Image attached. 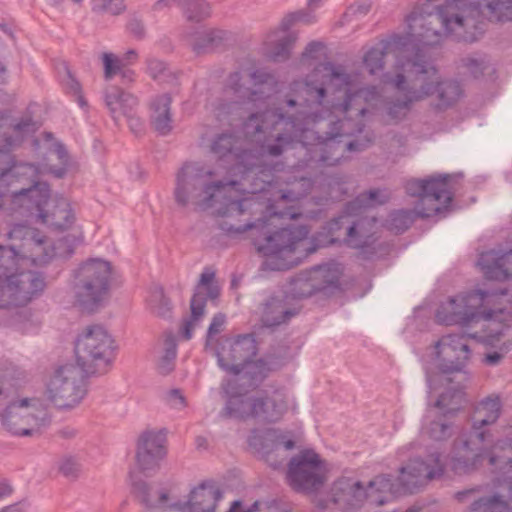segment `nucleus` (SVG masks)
Returning <instances> with one entry per match:
<instances>
[{
  "label": "nucleus",
  "mask_w": 512,
  "mask_h": 512,
  "mask_svg": "<svg viewBox=\"0 0 512 512\" xmlns=\"http://www.w3.org/2000/svg\"><path fill=\"white\" fill-rule=\"evenodd\" d=\"M357 75L331 62L318 65L305 79L294 81L290 93L274 109L252 113L243 123L247 141L258 154L280 156L298 144L306 165L333 166L346 151H362L371 139L347 138L364 128L363 117L380 98L376 86L358 87Z\"/></svg>",
  "instance_id": "nucleus-1"
},
{
  "label": "nucleus",
  "mask_w": 512,
  "mask_h": 512,
  "mask_svg": "<svg viewBox=\"0 0 512 512\" xmlns=\"http://www.w3.org/2000/svg\"><path fill=\"white\" fill-rule=\"evenodd\" d=\"M253 181L250 195L236 199L230 194L235 181L221 179L216 170L201 163H186L177 173L174 198L182 208L192 205L196 210H211L219 217L220 229L230 235L251 231L253 244L266 257L270 269H290L314 253L317 246L305 225L273 229L280 219L297 217L291 208L280 210V204L306 197L312 180L296 175L275 179L271 170L261 166Z\"/></svg>",
  "instance_id": "nucleus-2"
},
{
  "label": "nucleus",
  "mask_w": 512,
  "mask_h": 512,
  "mask_svg": "<svg viewBox=\"0 0 512 512\" xmlns=\"http://www.w3.org/2000/svg\"><path fill=\"white\" fill-rule=\"evenodd\" d=\"M507 296L506 290H475L449 297L436 310L435 319L439 324L466 326L480 320L509 322L512 318V300L509 306L496 307L500 299Z\"/></svg>",
  "instance_id": "nucleus-3"
},
{
  "label": "nucleus",
  "mask_w": 512,
  "mask_h": 512,
  "mask_svg": "<svg viewBox=\"0 0 512 512\" xmlns=\"http://www.w3.org/2000/svg\"><path fill=\"white\" fill-rule=\"evenodd\" d=\"M452 176L433 175L425 179H411L405 184V191L418 201L413 210L393 211L387 220V227L395 233L406 231L415 218H427L446 211L453 200Z\"/></svg>",
  "instance_id": "nucleus-4"
},
{
  "label": "nucleus",
  "mask_w": 512,
  "mask_h": 512,
  "mask_svg": "<svg viewBox=\"0 0 512 512\" xmlns=\"http://www.w3.org/2000/svg\"><path fill=\"white\" fill-rule=\"evenodd\" d=\"M445 471V463L441 453L435 451L429 454L426 460H411L406 466L400 468V475L392 481L390 475L381 474L369 481L365 488L367 500L375 505L382 506L395 497L413 494L428 481L440 478Z\"/></svg>",
  "instance_id": "nucleus-5"
},
{
  "label": "nucleus",
  "mask_w": 512,
  "mask_h": 512,
  "mask_svg": "<svg viewBox=\"0 0 512 512\" xmlns=\"http://www.w3.org/2000/svg\"><path fill=\"white\" fill-rule=\"evenodd\" d=\"M38 169L37 176L33 179L23 177L16 179L23 184L13 191V204L24 208L35 215L43 224L55 230H67L75 222V215L69 201L63 196L50 198V189L47 183L38 180L43 171Z\"/></svg>",
  "instance_id": "nucleus-6"
},
{
  "label": "nucleus",
  "mask_w": 512,
  "mask_h": 512,
  "mask_svg": "<svg viewBox=\"0 0 512 512\" xmlns=\"http://www.w3.org/2000/svg\"><path fill=\"white\" fill-rule=\"evenodd\" d=\"M439 75L433 61L418 49L410 54L397 55L395 73L387 78V82L399 93H406L416 102H421L435 94Z\"/></svg>",
  "instance_id": "nucleus-7"
},
{
  "label": "nucleus",
  "mask_w": 512,
  "mask_h": 512,
  "mask_svg": "<svg viewBox=\"0 0 512 512\" xmlns=\"http://www.w3.org/2000/svg\"><path fill=\"white\" fill-rule=\"evenodd\" d=\"M112 266L101 258L81 262L73 271L71 289L74 303L83 312L101 309L109 297Z\"/></svg>",
  "instance_id": "nucleus-8"
},
{
  "label": "nucleus",
  "mask_w": 512,
  "mask_h": 512,
  "mask_svg": "<svg viewBox=\"0 0 512 512\" xmlns=\"http://www.w3.org/2000/svg\"><path fill=\"white\" fill-rule=\"evenodd\" d=\"M37 123L30 116L12 121L8 117L0 118V153L8 152L18 146L25 138L37 130ZM38 169L30 163H14L0 172V209L3 206V197L10 196L13 202V191L17 188L16 179L23 177L35 178Z\"/></svg>",
  "instance_id": "nucleus-9"
},
{
  "label": "nucleus",
  "mask_w": 512,
  "mask_h": 512,
  "mask_svg": "<svg viewBox=\"0 0 512 512\" xmlns=\"http://www.w3.org/2000/svg\"><path fill=\"white\" fill-rule=\"evenodd\" d=\"M116 352L115 339L100 324L86 326L75 342L76 365L86 375L107 373L113 365Z\"/></svg>",
  "instance_id": "nucleus-10"
},
{
  "label": "nucleus",
  "mask_w": 512,
  "mask_h": 512,
  "mask_svg": "<svg viewBox=\"0 0 512 512\" xmlns=\"http://www.w3.org/2000/svg\"><path fill=\"white\" fill-rule=\"evenodd\" d=\"M15 259L0 254V308L11 310L26 306L45 287L44 278L34 271L12 273Z\"/></svg>",
  "instance_id": "nucleus-11"
},
{
  "label": "nucleus",
  "mask_w": 512,
  "mask_h": 512,
  "mask_svg": "<svg viewBox=\"0 0 512 512\" xmlns=\"http://www.w3.org/2000/svg\"><path fill=\"white\" fill-rule=\"evenodd\" d=\"M470 335L448 334L442 336L434 344L435 366L438 370L433 373L427 370L426 379L430 389H436V383L450 384L454 373H460L461 379H466L465 367L471 359L469 346Z\"/></svg>",
  "instance_id": "nucleus-12"
},
{
  "label": "nucleus",
  "mask_w": 512,
  "mask_h": 512,
  "mask_svg": "<svg viewBox=\"0 0 512 512\" xmlns=\"http://www.w3.org/2000/svg\"><path fill=\"white\" fill-rule=\"evenodd\" d=\"M442 28L447 38L458 42L473 43L485 32V22L476 2L471 0H446L438 7Z\"/></svg>",
  "instance_id": "nucleus-13"
},
{
  "label": "nucleus",
  "mask_w": 512,
  "mask_h": 512,
  "mask_svg": "<svg viewBox=\"0 0 512 512\" xmlns=\"http://www.w3.org/2000/svg\"><path fill=\"white\" fill-rule=\"evenodd\" d=\"M86 376L78 365L65 364L55 368L45 384L46 399L59 409L76 407L87 393Z\"/></svg>",
  "instance_id": "nucleus-14"
},
{
  "label": "nucleus",
  "mask_w": 512,
  "mask_h": 512,
  "mask_svg": "<svg viewBox=\"0 0 512 512\" xmlns=\"http://www.w3.org/2000/svg\"><path fill=\"white\" fill-rule=\"evenodd\" d=\"M2 426L21 437L39 436L47 425L46 413L36 399L23 398L11 402L1 413Z\"/></svg>",
  "instance_id": "nucleus-15"
},
{
  "label": "nucleus",
  "mask_w": 512,
  "mask_h": 512,
  "mask_svg": "<svg viewBox=\"0 0 512 512\" xmlns=\"http://www.w3.org/2000/svg\"><path fill=\"white\" fill-rule=\"evenodd\" d=\"M464 401V392L461 386L451 387L442 393L435 402L434 407L444 410V412H427L421 427L422 435L436 442L450 439L456 430L448 415L458 411Z\"/></svg>",
  "instance_id": "nucleus-16"
},
{
  "label": "nucleus",
  "mask_w": 512,
  "mask_h": 512,
  "mask_svg": "<svg viewBox=\"0 0 512 512\" xmlns=\"http://www.w3.org/2000/svg\"><path fill=\"white\" fill-rule=\"evenodd\" d=\"M9 235L19 243H13L10 248L0 247V254L28 259L34 265H45L55 257L52 242L37 229L19 225Z\"/></svg>",
  "instance_id": "nucleus-17"
},
{
  "label": "nucleus",
  "mask_w": 512,
  "mask_h": 512,
  "mask_svg": "<svg viewBox=\"0 0 512 512\" xmlns=\"http://www.w3.org/2000/svg\"><path fill=\"white\" fill-rule=\"evenodd\" d=\"M287 480L298 492L312 493L319 490L326 481V466L313 450L300 451L288 464Z\"/></svg>",
  "instance_id": "nucleus-18"
},
{
  "label": "nucleus",
  "mask_w": 512,
  "mask_h": 512,
  "mask_svg": "<svg viewBox=\"0 0 512 512\" xmlns=\"http://www.w3.org/2000/svg\"><path fill=\"white\" fill-rule=\"evenodd\" d=\"M488 439L481 432H466L459 435L453 442L450 465L459 475L469 474L483 466L486 461L484 444Z\"/></svg>",
  "instance_id": "nucleus-19"
},
{
  "label": "nucleus",
  "mask_w": 512,
  "mask_h": 512,
  "mask_svg": "<svg viewBox=\"0 0 512 512\" xmlns=\"http://www.w3.org/2000/svg\"><path fill=\"white\" fill-rule=\"evenodd\" d=\"M256 353L257 345L253 334H244L236 338L222 339L216 356L223 370L238 375L250 366Z\"/></svg>",
  "instance_id": "nucleus-20"
},
{
  "label": "nucleus",
  "mask_w": 512,
  "mask_h": 512,
  "mask_svg": "<svg viewBox=\"0 0 512 512\" xmlns=\"http://www.w3.org/2000/svg\"><path fill=\"white\" fill-rule=\"evenodd\" d=\"M219 295L220 287L215 280V272L211 268H205L190 301L191 316L180 326L179 332L185 340L191 339L194 328L203 318L207 298L214 301Z\"/></svg>",
  "instance_id": "nucleus-21"
},
{
  "label": "nucleus",
  "mask_w": 512,
  "mask_h": 512,
  "mask_svg": "<svg viewBox=\"0 0 512 512\" xmlns=\"http://www.w3.org/2000/svg\"><path fill=\"white\" fill-rule=\"evenodd\" d=\"M104 101L116 124H120L124 117L134 134L144 130L143 120L137 115L138 100L134 95L119 86L109 85L104 91Z\"/></svg>",
  "instance_id": "nucleus-22"
},
{
  "label": "nucleus",
  "mask_w": 512,
  "mask_h": 512,
  "mask_svg": "<svg viewBox=\"0 0 512 512\" xmlns=\"http://www.w3.org/2000/svg\"><path fill=\"white\" fill-rule=\"evenodd\" d=\"M211 152L218 157L233 155L238 164L246 169L244 180L252 181L258 177L260 161L252 149L244 147L243 142L232 133H222L211 143Z\"/></svg>",
  "instance_id": "nucleus-23"
},
{
  "label": "nucleus",
  "mask_w": 512,
  "mask_h": 512,
  "mask_svg": "<svg viewBox=\"0 0 512 512\" xmlns=\"http://www.w3.org/2000/svg\"><path fill=\"white\" fill-rule=\"evenodd\" d=\"M166 435L163 431L145 430L137 440L136 463L141 472L150 476L157 472L166 456Z\"/></svg>",
  "instance_id": "nucleus-24"
},
{
  "label": "nucleus",
  "mask_w": 512,
  "mask_h": 512,
  "mask_svg": "<svg viewBox=\"0 0 512 512\" xmlns=\"http://www.w3.org/2000/svg\"><path fill=\"white\" fill-rule=\"evenodd\" d=\"M251 87H247L245 77L240 72L230 74L227 82L229 90L233 91L239 99H248L256 102L265 100L275 91L276 80L274 76L264 70H255L248 74Z\"/></svg>",
  "instance_id": "nucleus-25"
},
{
  "label": "nucleus",
  "mask_w": 512,
  "mask_h": 512,
  "mask_svg": "<svg viewBox=\"0 0 512 512\" xmlns=\"http://www.w3.org/2000/svg\"><path fill=\"white\" fill-rule=\"evenodd\" d=\"M360 211L348 213L333 219L329 222V231L334 233L342 228L345 229V243L352 248H362L369 244L373 235L375 220L369 217H357Z\"/></svg>",
  "instance_id": "nucleus-26"
},
{
  "label": "nucleus",
  "mask_w": 512,
  "mask_h": 512,
  "mask_svg": "<svg viewBox=\"0 0 512 512\" xmlns=\"http://www.w3.org/2000/svg\"><path fill=\"white\" fill-rule=\"evenodd\" d=\"M248 443L273 468L282 465L284 457H279L282 450L288 451L295 447V442L289 438L287 433L275 429H269L263 435L253 433L249 437Z\"/></svg>",
  "instance_id": "nucleus-27"
},
{
  "label": "nucleus",
  "mask_w": 512,
  "mask_h": 512,
  "mask_svg": "<svg viewBox=\"0 0 512 512\" xmlns=\"http://www.w3.org/2000/svg\"><path fill=\"white\" fill-rule=\"evenodd\" d=\"M223 491L214 481H203L194 487L186 500L171 504L174 512H215Z\"/></svg>",
  "instance_id": "nucleus-28"
},
{
  "label": "nucleus",
  "mask_w": 512,
  "mask_h": 512,
  "mask_svg": "<svg viewBox=\"0 0 512 512\" xmlns=\"http://www.w3.org/2000/svg\"><path fill=\"white\" fill-rule=\"evenodd\" d=\"M407 21L410 34L423 45H437L447 38L438 9L427 14L412 11Z\"/></svg>",
  "instance_id": "nucleus-29"
},
{
  "label": "nucleus",
  "mask_w": 512,
  "mask_h": 512,
  "mask_svg": "<svg viewBox=\"0 0 512 512\" xmlns=\"http://www.w3.org/2000/svg\"><path fill=\"white\" fill-rule=\"evenodd\" d=\"M367 500L365 487L360 481L340 478L331 489V502L340 510L350 512L359 509Z\"/></svg>",
  "instance_id": "nucleus-30"
},
{
  "label": "nucleus",
  "mask_w": 512,
  "mask_h": 512,
  "mask_svg": "<svg viewBox=\"0 0 512 512\" xmlns=\"http://www.w3.org/2000/svg\"><path fill=\"white\" fill-rule=\"evenodd\" d=\"M287 411V394L282 389L264 391L256 396L254 420L260 423H275Z\"/></svg>",
  "instance_id": "nucleus-31"
},
{
  "label": "nucleus",
  "mask_w": 512,
  "mask_h": 512,
  "mask_svg": "<svg viewBox=\"0 0 512 512\" xmlns=\"http://www.w3.org/2000/svg\"><path fill=\"white\" fill-rule=\"evenodd\" d=\"M477 265L487 279H512V250L504 253L495 250L483 252Z\"/></svg>",
  "instance_id": "nucleus-32"
},
{
  "label": "nucleus",
  "mask_w": 512,
  "mask_h": 512,
  "mask_svg": "<svg viewBox=\"0 0 512 512\" xmlns=\"http://www.w3.org/2000/svg\"><path fill=\"white\" fill-rule=\"evenodd\" d=\"M502 403L498 395H489L480 400L474 407L470 432H481L483 438L490 439L491 433L485 426L494 424L501 415Z\"/></svg>",
  "instance_id": "nucleus-33"
},
{
  "label": "nucleus",
  "mask_w": 512,
  "mask_h": 512,
  "mask_svg": "<svg viewBox=\"0 0 512 512\" xmlns=\"http://www.w3.org/2000/svg\"><path fill=\"white\" fill-rule=\"evenodd\" d=\"M480 492V487L462 490L455 494V499L461 503L472 500L469 512H512L507 501L502 500L497 493L481 496Z\"/></svg>",
  "instance_id": "nucleus-34"
},
{
  "label": "nucleus",
  "mask_w": 512,
  "mask_h": 512,
  "mask_svg": "<svg viewBox=\"0 0 512 512\" xmlns=\"http://www.w3.org/2000/svg\"><path fill=\"white\" fill-rule=\"evenodd\" d=\"M131 493L146 509H160L170 500L169 491L155 487L140 479L134 472L130 473Z\"/></svg>",
  "instance_id": "nucleus-35"
},
{
  "label": "nucleus",
  "mask_w": 512,
  "mask_h": 512,
  "mask_svg": "<svg viewBox=\"0 0 512 512\" xmlns=\"http://www.w3.org/2000/svg\"><path fill=\"white\" fill-rule=\"evenodd\" d=\"M229 33L222 29L210 28L198 31L188 37V43L197 54L210 52L228 40Z\"/></svg>",
  "instance_id": "nucleus-36"
},
{
  "label": "nucleus",
  "mask_w": 512,
  "mask_h": 512,
  "mask_svg": "<svg viewBox=\"0 0 512 512\" xmlns=\"http://www.w3.org/2000/svg\"><path fill=\"white\" fill-rule=\"evenodd\" d=\"M434 108L444 111L454 106L463 96L460 83L453 79H443L441 74L435 88Z\"/></svg>",
  "instance_id": "nucleus-37"
},
{
  "label": "nucleus",
  "mask_w": 512,
  "mask_h": 512,
  "mask_svg": "<svg viewBox=\"0 0 512 512\" xmlns=\"http://www.w3.org/2000/svg\"><path fill=\"white\" fill-rule=\"evenodd\" d=\"M486 461L493 472L512 471V439L498 440L486 450Z\"/></svg>",
  "instance_id": "nucleus-38"
},
{
  "label": "nucleus",
  "mask_w": 512,
  "mask_h": 512,
  "mask_svg": "<svg viewBox=\"0 0 512 512\" xmlns=\"http://www.w3.org/2000/svg\"><path fill=\"white\" fill-rule=\"evenodd\" d=\"M296 315L294 309L289 308L279 297H271L263 304L261 322L266 327H275L286 323Z\"/></svg>",
  "instance_id": "nucleus-39"
},
{
  "label": "nucleus",
  "mask_w": 512,
  "mask_h": 512,
  "mask_svg": "<svg viewBox=\"0 0 512 512\" xmlns=\"http://www.w3.org/2000/svg\"><path fill=\"white\" fill-rule=\"evenodd\" d=\"M171 97L168 94L157 96L151 103V123L154 129L162 135L172 129L170 114Z\"/></svg>",
  "instance_id": "nucleus-40"
},
{
  "label": "nucleus",
  "mask_w": 512,
  "mask_h": 512,
  "mask_svg": "<svg viewBox=\"0 0 512 512\" xmlns=\"http://www.w3.org/2000/svg\"><path fill=\"white\" fill-rule=\"evenodd\" d=\"M481 16L490 22L512 21V0H477Z\"/></svg>",
  "instance_id": "nucleus-41"
},
{
  "label": "nucleus",
  "mask_w": 512,
  "mask_h": 512,
  "mask_svg": "<svg viewBox=\"0 0 512 512\" xmlns=\"http://www.w3.org/2000/svg\"><path fill=\"white\" fill-rule=\"evenodd\" d=\"M255 402L256 396H231L221 411V416L224 418H237L241 420L249 418L254 419Z\"/></svg>",
  "instance_id": "nucleus-42"
},
{
  "label": "nucleus",
  "mask_w": 512,
  "mask_h": 512,
  "mask_svg": "<svg viewBox=\"0 0 512 512\" xmlns=\"http://www.w3.org/2000/svg\"><path fill=\"white\" fill-rule=\"evenodd\" d=\"M308 271L314 293L337 286L341 276V270L337 264L319 265Z\"/></svg>",
  "instance_id": "nucleus-43"
},
{
  "label": "nucleus",
  "mask_w": 512,
  "mask_h": 512,
  "mask_svg": "<svg viewBox=\"0 0 512 512\" xmlns=\"http://www.w3.org/2000/svg\"><path fill=\"white\" fill-rule=\"evenodd\" d=\"M396 42L393 40H383L372 47L363 58L364 64L370 74H376L383 70L384 58L390 53H394Z\"/></svg>",
  "instance_id": "nucleus-44"
},
{
  "label": "nucleus",
  "mask_w": 512,
  "mask_h": 512,
  "mask_svg": "<svg viewBox=\"0 0 512 512\" xmlns=\"http://www.w3.org/2000/svg\"><path fill=\"white\" fill-rule=\"evenodd\" d=\"M104 66V78L111 80L115 75L119 74L121 84L129 85L134 81L135 73L130 69H123L122 60L113 53L105 52L102 54Z\"/></svg>",
  "instance_id": "nucleus-45"
},
{
  "label": "nucleus",
  "mask_w": 512,
  "mask_h": 512,
  "mask_svg": "<svg viewBox=\"0 0 512 512\" xmlns=\"http://www.w3.org/2000/svg\"><path fill=\"white\" fill-rule=\"evenodd\" d=\"M298 40V33L288 31L286 34L270 46L267 56L274 62H285L292 54V50Z\"/></svg>",
  "instance_id": "nucleus-46"
},
{
  "label": "nucleus",
  "mask_w": 512,
  "mask_h": 512,
  "mask_svg": "<svg viewBox=\"0 0 512 512\" xmlns=\"http://www.w3.org/2000/svg\"><path fill=\"white\" fill-rule=\"evenodd\" d=\"M311 277L308 270L301 271L286 284L284 293L287 297L301 299L314 294Z\"/></svg>",
  "instance_id": "nucleus-47"
},
{
  "label": "nucleus",
  "mask_w": 512,
  "mask_h": 512,
  "mask_svg": "<svg viewBox=\"0 0 512 512\" xmlns=\"http://www.w3.org/2000/svg\"><path fill=\"white\" fill-rule=\"evenodd\" d=\"M176 355V337L172 332H166L163 341V355L157 364V370L161 375H168L174 370Z\"/></svg>",
  "instance_id": "nucleus-48"
},
{
  "label": "nucleus",
  "mask_w": 512,
  "mask_h": 512,
  "mask_svg": "<svg viewBox=\"0 0 512 512\" xmlns=\"http://www.w3.org/2000/svg\"><path fill=\"white\" fill-rule=\"evenodd\" d=\"M178 5L189 22L199 23L211 15V4L206 0H178Z\"/></svg>",
  "instance_id": "nucleus-49"
},
{
  "label": "nucleus",
  "mask_w": 512,
  "mask_h": 512,
  "mask_svg": "<svg viewBox=\"0 0 512 512\" xmlns=\"http://www.w3.org/2000/svg\"><path fill=\"white\" fill-rule=\"evenodd\" d=\"M390 198V194L386 190H370L368 192L361 193L355 200L349 202L346 205V211L348 213L361 211L367 207L375 204H384Z\"/></svg>",
  "instance_id": "nucleus-50"
},
{
  "label": "nucleus",
  "mask_w": 512,
  "mask_h": 512,
  "mask_svg": "<svg viewBox=\"0 0 512 512\" xmlns=\"http://www.w3.org/2000/svg\"><path fill=\"white\" fill-rule=\"evenodd\" d=\"M400 94L401 95L399 97L390 99L386 103V113L394 122H399L405 119L411 111L413 104L417 103L414 99L408 97L406 93Z\"/></svg>",
  "instance_id": "nucleus-51"
},
{
  "label": "nucleus",
  "mask_w": 512,
  "mask_h": 512,
  "mask_svg": "<svg viewBox=\"0 0 512 512\" xmlns=\"http://www.w3.org/2000/svg\"><path fill=\"white\" fill-rule=\"evenodd\" d=\"M227 512H290V510L283 503L271 499L257 500L246 511L242 510V503L240 501H234Z\"/></svg>",
  "instance_id": "nucleus-52"
},
{
  "label": "nucleus",
  "mask_w": 512,
  "mask_h": 512,
  "mask_svg": "<svg viewBox=\"0 0 512 512\" xmlns=\"http://www.w3.org/2000/svg\"><path fill=\"white\" fill-rule=\"evenodd\" d=\"M149 306L154 314L159 317L166 318L171 315L172 304L166 297L164 290L160 286H154L149 296Z\"/></svg>",
  "instance_id": "nucleus-53"
},
{
  "label": "nucleus",
  "mask_w": 512,
  "mask_h": 512,
  "mask_svg": "<svg viewBox=\"0 0 512 512\" xmlns=\"http://www.w3.org/2000/svg\"><path fill=\"white\" fill-rule=\"evenodd\" d=\"M311 9L312 8L309 7V9H301V10H297V11L290 12V13L286 14L282 18V20L279 24L280 30L283 32H288L294 25H296L298 23H303V24L314 23L316 21V16H315V14H313Z\"/></svg>",
  "instance_id": "nucleus-54"
},
{
  "label": "nucleus",
  "mask_w": 512,
  "mask_h": 512,
  "mask_svg": "<svg viewBox=\"0 0 512 512\" xmlns=\"http://www.w3.org/2000/svg\"><path fill=\"white\" fill-rule=\"evenodd\" d=\"M81 241L82 238L75 235H67L58 239L55 243H52V249L55 251V257H70L74 253L76 246Z\"/></svg>",
  "instance_id": "nucleus-55"
},
{
  "label": "nucleus",
  "mask_w": 512,
  "mask_h": 512,
  "mask_svg": "<svg viewBox=\"0 0 512 512\" xmlns=\"http://www.w3.org/2000/svg\"><path fill=\"white\" fill-rule=\"evenodd\" d=\"M462 66L474 78H478L484 73L489 61L484 55H470L461 60Z\"/></svg>",
  "instance_id": "nucleus-56"
},
{
  "label": "nucleus",
  "mask_w": 512,
  "mask_h": 512,
  "mask_svg": "<svg viewBox=\"0 0 512 512\" xmlns=\"http://www.w3.org/2000/svg\"><path fill=\"white\" fill-rule=\"evenodd\" d=\"M54 153L57 155L58 160L60 161V167L55 168L52 166L45 167V172L51 173L56 178H63L67 172L68 166V153L62 144L54 145Z\"/></svg>",
  "instance_id": "nucleus-57"
},
{
  "label": "nucleus",
  "mask_w": 512,
  "mask_h": 512,
  "mask_svg": "<svg viewBox=\"0 0 512 512\" xmlns=\"http://www.w3.org/2000/svg\"><path fill=\"white\" fill-rule=\"evenodd\" d=\"M164 403L172 409L183 410L187 406V400L181 389L172 388L162 395Z\"/></svg>",
  "instance_id": "nucleus-58"
},
{
  "label": "nucleus",
  "mask_w": 512,
  "mask_h": 512,
  "mask_svg": "<svg viewBox=\"0 0 512 512\" xmlns=\"http://www.w3.org/2000/svg\"><path fill=\"white\" fill-rule=\"evenodd\" d=\"M58 469L67 478H76L81 470L80 464L72 456L63 457L58 462Z\"/></svg>",
  "instance_id": "nucleus-59"
},
{
  "label": "nucleus",
  "mask_w": 512,
  "mask_h": 512,
  "mask_svg": "<svg viewBox=\"0 0 512 512\" xmlns=\"http://www.w3.org/2000/svg\"><path fill=\"white\" fill-rule=\"evenodd\" d=\"M147 72L155 80L163 79L167 72V67L163 61L151 57L147 59Z\"/></svg>",
  "instance_id": "nucleus-60"
},
{
  "label": "nucleus",
  "mask_w": 512,
  "mask_h": 512,
  "mask_svg": "<svg viewBox=\"0 0 512 512\" xmlns=\"http://www.w3.org/2000/svg\"><path fill=\"white\" fill-rule=\"evenodd\" d=\"M63 85L67 92L77 95L78 103L80 106H86V102L83 97L80 95L81 86L79 82L71 75L69 71H67L65 78L63 79Z\"/></svg>",
  "instance_id": "nucleus-61"
},
{
  "label": "nucleus",
  "mask_w": 512,
  "mask_h": 512,
  "mask_svg": "<svg viewBox=\"0 0 512 512\" xmlns=\"http://www.w3.org/2000/svg\"><path fill=\"white\" fill-rule=\"evenodd\" d=\"M344 185L345 181L342 177H331L328 182L330 198L336 200L340 199L344 194H346L347 190Z\"/></svg>",
  "instance_id": "nucleus-62"
},
{
  "label": "nucleus",
  "mask_w": 512,
  "mask_h": 512,
  "mask_svg": "<svg viewBox=\"0 0 512 512\" xmlns=\"http://www.w3.org/2000/svg\"><path fill=\"white\" fill-rule=\"evenodd\" d=\"M103 4L101 6L95 5L94 10L95 11H104L108 12L111 15H119L123 13L126 9L125 4L123 1H120L118 3H114L113 0H102Z\"/></svg>",
  "instance_id": "nucleus-63"
},
{
  "label": "nucleus",
  "mask_w": 512,
  "mask_h": 512,
  "mask_svg": "<svg viewBox=\"0 0 512 512\" xmlns=\"http://www.w3.org/2000/svg\"><path fill=\"white\" fill-rule=\"evenodd\" d=\"M127 30L129 33L138 40H141L146 35V29L141 19L132 17L127 23Z\"/></svg>",
  "instance_id": "nucleus-64"
}]
</instances>
